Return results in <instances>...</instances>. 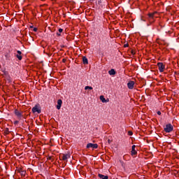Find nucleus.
I'll return each mask as SVG.
<instances>
[{
    "mask_svg": "<svg viewBox=\"0 0 179 179\" xmlns=\"http://www.w3.org/2000/svg\"><path fill=\"white\" fill-rule=\"evenodd\" d=\"M156 15H157V12L150 13L148 14L147 19L150 23H155L156 18L157 17Z\"/></svg>",
    "mask_w": 179,
    "mask_h": 179,
    "instance_id": "1",
    "label": "nucleus"
},
{
    "mask_svg": "<svg viewBox=\"0 0 179 179\" xmlns=\"http://www.w3.org/2000/svg\"><path fill=\"white\" fill-rule=\"evenodd\" d=\"M173 129H174V127L172 126L171 124H166L164 129V131L167 134H170V132H173Z\"/></svg>",
    "mask_w": 179,
    "mask_h": 179,
    "instance_id": "2",
    "label": "nucleus"
},
{
    "mask_svg": "<svg viewBox=\"0 0 179 179\" xmlns=\"http://www.w3.org/2000/svg\"><path fill=\"white\" fill-rule=\"evenodd\" d=\"M14 114L18 120H22V118H23V112H21L17 109L14 110Z\"/></svg>",
    "mask_w": 179,
    "mask_h": 179,
    "instance_id": "3",
    "label": "nucleus"
},
{
    "mask_svg": "<svg viewBox=\"0 0 179 179\" xmlns=\"http://www.w3.org/2000/svg\"><path fill=\"white\" fill-rule=\"evenodd\" d=\"M60 157H62V160H63L64 162H68V159L71 158V154H62L60 155Z\"/></svg>",
    "mask_w": 179,
    "mask_h": 179,
    "instance_id": "4",
    "label": "nucleus"
},
{
    "mask_svg": "<svg viewBox=\"0 0 179 179\" xmlns=\"http://www.w3.org/2000/svg\"><path fill=\"white\" fill-rule=\"evenodd\" d=\"M157 66L159 68V72H164V68H166V66L164 65V64L162 63V62H159L157 64Z\"/></svg>",
    "mask_w": 179,
    "mask_h": 179,
    "instance_id": "5",
    "label": "nucleus"
},
{
    "mask_svg": "<svg viewBox=\"0 0 179 179\" xmlns=\"http://www.w3.org/2000/svg\"><path fill=\"white\" fill-rule=\"evenodd\" d=\"M134 86H135V81L130 80L127 83V87L128 89H130V90H132L134 89Z\"/></svg>",
    "mask_w": 179,
    "mask_h": 179,
    "instance_id": "6",
    "label": "nucleus"
},
{
    "mask_svg": "<svg viewBox=\"0 0 179 179\" xmlns=\"http://www.w3.org/2000/svg\"><path fill=\"white\" fill-rule=\"evenodd\" d=\"M92 148V149H97L99 148V145L97 144H93L92 143H90L87 145V149H90Z\"/></svg>",
    "mask_w": 179,
    "mask_h": 179,
    "instance_id": "7",
    "label": "nucleus"
},
{
    "mask_svg": "<svg viewBox=\"0 0 179 179\" xmlns=\"http://www.w3.org/2000/svg\"><path fill=\"white\" fill-rule=\"evenodd\" d=\"M16 57L17 59H19V61H22L23 57H22V52L20 50L17 51Z\"/></svg>",
    "mask_w": 179,
    "mask_h": 179,
    "instance_id": "8",
    "label": "nucleus"
},
{
    "mask_svg": "<svg viewBox=\"0 0 179 179\" xmlns=\"http://www.w3.org/2000/svg\"><path fill=\"white\" fill-rule=\"evenodd\" d=\"M57 110H61V107H62V99L57 100Z\"/></svg>",
    "mask_w": 179,
    "mask_h": 179,
    "instance_id": "9",
    "label": "nucleus"
},
{
    "mask_svg": "<svg viewBox=\"0 0 179 179\" xmlns=\"http://www.w3.org/2000/svg\"><path fill=\"white\" fill-rule=\"evenodd\" d=\"M32 113H38V114H40L41 113V110L38 109L37 106L32 108Z\"/></svg>",
    "mask_w": 179,
    "mask_h": 179,
    "instance_id": "10",
    "label": "nucleus"
},
{
    "mask_svg": "<svg viewBox=\"0 0 179 179\" xmlns=\"http://www.w3.org/2000/svg\"><path fill=\"white\" fill-rule=\"evenodd\" d=\"M135 148H136V145H133L132 148H131V156H135V155H136L138 153V152H136V150H135Z\"/></svg>",
    "mask_w": 179,
    "mask_h": 179,
    "instance_id": "11",
    "label": "nucleus"
},
{
    "mask_svg": "<svg viewBox=\"0 0 179 179\" xmlns=\"http://www.w3.org/2000/svg\"><path fill=\"white\" fill-rule=\"evenodd\" d=\"M18 172L22 177H24V176H26V171L23 170V169L22 168L18 169Z\"/></svg>",
    "mask_w": 179,
    "mask_h": 179,
    "instance_id": "12",
    "label": "nucleus"
},
{
    "mask_svg": "<svg viewBox=\"0 0 179 179\" xmlns=\"http://www.w3.org/2000/svg\"><path fill=\"white\" fill-rule=\"evenodd\" d=\"M98 177H99L101 179H108V176H104L101 173H99L98 174Z\"/></svg>",
    "mask_w": 179,
    "mask_h": 179,
    "instance_id": "13",
    "label": "nucleus"
},
{
    "mask_svg": "<svg viewBox=\"0 0 179 179\" xmlns=\"http://www.w3.org/2000/svg\"><path fill=\"white\" fill-rule=\"evenodd\" d=\"M83 62L85 65H87V64H89V61L87 60V57H83Z\"/></svg>",
    "mask_w": 179,
    "mask_h": 179,
    "instance_id": "14",
    "label": "nucleus"
},
{
    "mask_svg": "<svg viewBox=\"0 0 179 179\" xmlns=\"http://www.w3.org/2000/svg\"><path fill=\"white\" fill-rule=\"evenodd\" d=\"M100 100L101 101H102V103H107V101H108V99L107 101L106 98H104V96L103 95L100 96Z\"/></svg>",
    "mask_w": 179,
    "mask_h": 179,
    "instance_id": "15",
    "label": "nucleus"
},
{
    "mask_svg": "<svg viewBox=\"0 0 179 179\" xmlns=\"http://www.w3.org/2000/svg\"><path fill=\"white\" fill-rule=\"evenodd\" d=\"M109 75L113 76V75H115L116 72L115 70L112 69L108 71Z\"/></svg>",
    "mask_w": 179,
    "mask_h": 179,
    "instance_id": "16",
    "label": "nucleus"
},
{
    "mask_svg": "<svg viewBox=\"0 0 179 179\" xmlns=\"http://www.w3.org/2000/svg\"><path fill=\"white\" fill-rule=\"evenodd\" d=\"M58 31H59V32H57V34L58 36H61V33H62V31H64V29L59 28V30H58Z\"/></svg>",
    "mask_w": 179,
    "mask_h": 179,
    "instance_id": "17",
    "label": "nucleus"
},
{
    "mask_svg": "<svg viewBox=\"0 0 179 179\" xmlns=\"http://www.w3.org/2000/svg\"><path fill=\"white\" fill-rule=\"evenodd\" d=\"M93 90V87L90 86H85V90Z\"/></svg>",
    "mask_w": 179,
    "mask_h": 179,
    "instance_id": "18",
    "label": "nucleus"
},
{
    "mask_svg": "<svg viewBox=\"0 0 179 179\" xmlns=\"http://www.w3.org/2000/svg\"><path fill=\"white\" fill-rule=\"evenodd\" d=\"M4 134H6V135H9V129H5V131H4Z\"/></svg>",
    "mask_w": 179,
    "mask_h": 179,
    "instance_id": "19",
    "label": "nucleus"
},
{
    "mask_svg": "<svg viewBox=\"0 0 179 179\" xmlns=\"http://www.w3.org/2000/svg\"><path fill=\"white\" fill-rule=\"evenodd\" d=\"M5 57L6 58V59H10V56L9 55L8 53L6 54Z\"/></svg>",
    "mask_w": 179,
    "mask_h": 179,
    "instance_id": "20",
    "label": "nucleus"
},
{
    "mask_svg": "<svg viewBox=\"0 0 179 179\" xmlns=\"http://www.w3.org/2000/svg\"><path fill=\"white\" fill-rule=\"evenodd\" d=\"M128 135H129V136H132L134 135V133H133L131 131H128Z\"/></svg>",
    "mask_w": 179,
    "mask_h": 179,
    "instance_id": "21",
    "label": "nucleus"
},
{
    "mask_svg": "<svg viewBox=\"0 0 179 179\" xmlns=\"http://www.w3.org/2000/svg\"><path fill=\"white\" fill-rule=\"evenodd\" d=\"M14 125H17V124H19V121L18 120H15L13 122Z\"/></svg>",
    "mask_w": 179,
    "mask_h": 179,
    "instance_id": "22",
    "label": "nucleus"
},
{
    "mask_svg": "<svg viewBox=\"0 0 179 179\" xmlns=\"http://www.w3.org/2000/svg\"><path fill=\"white\" fill-rule=\"evenodd\" d=\"M62 62H63L64 64H65V63L66 62V59H62Z\"/></svg>",
    "mask_w": 179,
    "mask_h": 179,
    "instance_id": "23",
    "label": "nucleus"
},
{
    "mask_svg": "<svg viewBox=\"0 0 179 179\" xmlns=\"http://www.w3.org/2000/svg\"><path fill=\"white\" fill-rule=\"evenodd\" d=\"M48 160H52V157H48Z\"/></svg>",
    "mask_w": 179,
    "mask_h": 179,
    "instance_id": "24",
    "label": "nucleus"
},
{
    "mask_svg": "<svg viewBox=\"0 0 179 179\" xmlns=\"http://www.w3.org/2000/svg\"><path fill=\"white\" fill-rule=\"evenodd\" d=\"M132 55H135L136 52L134 50H131Z\"/></svg>",
    "mask_w": 179,
    "mask_h": 179,
    "instance_id": "25",
    "label": "nucleus"
},
{
    "mask_svg": "<svg viewBox=\"0 0 179 179\" xmlns=\"http://www.w3.org/2000/svg\"><path fill=\"white\" fill-rule=\"evenodd\" d=\"M157 115H162V112L158 111V112H157Z\"/></svg>",
    "mask_w": 179,
    "mask_h": 179,
    "instance_id": "26",
    "label": "nucleus"
},
{
    "mask_svg": "<svg viewBox=\"0 0 179 179\" xmlns=\"http://www.w3.org/2000/svg\"><path fill=\"white\" fill-rule=\"evenodd\" d=\"M37 30H38V29H37L36 27L34 28V29H33V31H35V32L37 31Z\"/></svg>",
    "mask_w": 179,
    "mask_h": 179,
    "instance_id": "27",
    "label": "nucleus"
},
{
    "mask_svg": "<svg viewBox=\"0 0 179 179\" xmlns=\"http://www.w3.org/2000/svg\"><path fill=\"white\" fill-rule=\"evenodd\" d=\"M128 45H129L128 43H127V44H124V47L125 48H127V47H128Z\"/></svg>",
    "mask_w": 179,
    "mask_h": 179,
    "instance_id": "28",
    "label": "nucleus"
},
{
    "mask_svg": "<svg viewBox=\"0 0 179 179\" xmlns=\"http://www.w3.org/2000/svg\"><path fill=\"white\" fill-rule=\"evenodd\" d=\"M108 143H111V141L110 139L108 140Z\"/></svg>",
    "mask_w": 179,
    "mask_h": 179,
    "instance_id": "29",
    "label": "nucleus"
},
{
    "mask_svg": "<svg viewBox=\"0 0 179 179\" xmlns=\"http://www.w3.org/2000/svg\"><path fill=\"white\" fill-rule=\"evenodd\" d=\"M178 75H179V73H178Z\"/></svg>",
    "mask_w": 179,
    "mask_h": 179,
    "instance_id": "30",
    "label": "nucleus"
}]
</instances>
